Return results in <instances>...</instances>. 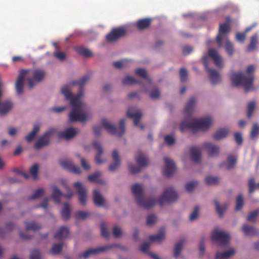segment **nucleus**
Segmentation results:
<instances>
[{
    "instance_id": "obj_53",
    "label": "nucleus",
    "mask_w": 259,
    "mask_h": 259,
    "mask_svg": "<svg viewBox=\"0 0 259 259\" xmlns=\"http://www.w3.org/2000/svg\"><path fill=\"white\" fill-rule=\"evenodd\" d=\"M128 117L132 119L135 125H138L142 117V114H127Z\"/></svg>"
},
{
    "instance_id": "obj_49",
    "label": "nucleus",
    "mask_w": 259,
    "mask_h": 259,
    "mask_svg": "<svg viewBox=\"0 0 259 259\" xmlns=\"http://www.w3.org/2000/svg\"><path fill=\"white\" fill-rule=\"evenodd\" d=\"M205 182L208 185H217L219 183V179L216 177L207 176L205 178Z\"/></svg>"
},
{
    "instance_id": "obj_13",
    "label": "nucleus",
    "mask_w": 259,
    "mask_h": 259,
    "mask_svg": "<svg viewBox=\"0 0 259 259\" xmlns=\"http://www.w3.org/2000/svg\"><path fill=\"white\" fill-rule=\"evenodd\" d=\"M114 246H115V245H106V246L98 247L96 248L90 249L85 251V252H84L83 253L80 254L79 255V257H83L85 259H87L92 255H95V254H97L100 252H104L107 250H108V249L111 248Z\"/></svg>"
},
{
    "instance_id": "obj_1",
    "label": "nucleus",
    "mask_w": 259,
    "mask_h": 259,
    "mask_svg": "<svg viewBox=\"0 0 259 259\" xmlns=\"http://www.w3.org/2000/svg\"><path fill=\"white\" fill-rule=\"evenodd\" d=\"M89 75L83 76L79 81H74L72 85L78 84L80 90L76 96H73L69 90L68 85H64L61 89V93L65 98L70 101L72 110L69 113H86V105L80 101V99L83 96V87L86 82L89 80Z\"/></svg>"
},
{
    "instance_id": "obj_62",
    "label": "nucleus",
    "mask_w": 259,
    "mask_h": 259,
    "mask_svg": "<svg viewBox=\"0 0 259 259\" xmlns=\"http://www.w3.org/2000/svg\"><path fill=\"white\" fill-rule=\"evenodd\" d=\"M199 214V209L198 207L194 208L193 211L190 213L189 215V220L191 221L196 220Z\"/></svg>"
},
{
    "instance_id": "obj_8",
    "label": "nucleus",
    "mask_w": 259,
    "mask_h": 259,
    "mask_svg": "<svg viewBox=\"0 0 259 259\" xmlns=\"http://www.w3.org/2000/svg\"><path fill=\"white\" fill-rule=\"evenodd\" d=\"M226 23L220 25L219 34L216 38L217 43L220 48L223 46V35L228 33L230 31V23L231 22V19L229 16L226 17Z\"/></svg>"
},
{
    "instance_id": "obj_14",
    "label": "nucleus",
    "mask_w": 259,
    "mask_h": 259,
    "mask_svg": "<svg viewBox=\"0 0 259 259\" xmlns=\"http://www.w3.org/2000/svg\"><path fill=\"white\" fill-rule=\"evenodd\" d=\"M79 132V130L77 128L68 127L60 132L59 136L60 138L68 141L74 138Z\"/></svg>"
},
{
    "instance_id": "obj_37",
    "label": "nucleus",
    "mask_w": 259,
    "mask_h": 259,
    "mask_svg": "<svg viewBox=\"0 0 259 259\" xmlns=\"http://www.w3.org/2000/svg\"><path fill=\"white\" fill-rule=\"evenodd\" d=\"M165 239V233L163 231H160L155 235H152L149 237V240L157 243H161Z\"/></svg>"
},
{
    "instance_id": "obj_18",
    "label": "nucleus",
    "mask_w": 259,
    "mask_h": 259,
    "mask_svg": "<svg viewBox=\"0 0 259 259\" xmlns=\"http://www.w3.org/2000/svg\"><path fill=\"white\" fill-rule=\"evenodd\" d=\"M164 161L165 162V167L163 169V172L164 175L170 177L173 175L175 170V164L172 160L167 157H165Z\"/></svg>"
},
{
    "instance_id": "obj_27",
    "label": "nucleus",
    "mask_w": 259,
    "mask_h": 259,
    "mask_svg": "<svg viewBox=\"0 0 259 259\" xmlns=\"http://www.w3.org/2000/svg\"><path fill=\"white\" fill-rule=\"evenodd\" d=\"M236 252V250L234 248H230L227 251L223 252H218L215 254V259H229L234 256Z\"/></svg>"
},
{
    "instance_id": "obj_63",
    "label": "nucleus",
    "mask_w": 259,
    "mask_h": 259,
    "mask_svg": "<svg viewBox=\"0 0 259 259\" xmlns=\"http://www.w3.org/2000/svg\"><path fill=\"white\" fill-rule=\"evenodd\" d=\"M180 79L182 82H184L187 80L188 77V72L186 69L181 68L180 71Z\"/></svg>"
},
{
    "instance_id": "obj_6",
    "label": "nucleus",
    "mask_w": 259,
    "mask_h": 259,
    "mask_svg": "<svg viewBox=\"0 0 259 259\" xmlns=\"http://www.w3.org/2000/svg\"><path fill=\"white\" fill-rule=\"evenodd\" d=\"M211 239L213 242H216L223 247L229 243L230 237L227 232L217 229L212 232Z\"/></svg>"
},
{
    "instance_id": "obj_16",
    "label": "nucleus",
    "mask_w": 259,
    "mask_h": 259,
    "mask_svg": "<svg viewBox=\"0 0 259 259\" xmlns=\"http://www.w3.org/2000/svg\"><path fill=\"white\" fill-rule=\"evenodd\" d=\"M61 165L65 169L75 174H81L82 171L80 168L75 166L74 163L69 160H62L60 162Z\"/></svg>"
},
{
    "instance_id": "obj_58",
    "label": "nucleus",
    "mask_w": 259,
    "mask_h": 259,
    "mask_svg": "<svg viewBox=\"0 0 259 259\" xmlns=\"http://www.w3.org/2000/svg\"><path fill=\"white\" fill-rule=\"evenodd\" d=\"M122 82L124 84H133L140 83L137 80L130 76H126L124 79H123Z\"/></svg>"
},
{
    "instance_id": "obj_42",
    "label": "nucleus",
    "mask_w": 259,
    "mask_h": 259,
    "mask_svg": "<svg viewBox=\"0 0 259 259\" xmlns=\"http://www.w3.org/2000/svg\"><path fill=\"white\" fill-rule=\"evenodd\" d=\"M74 50L77 53L85 57H90L92 56V53L90 50L82 47H76L74 48Z\"/></svg>"
},
{
    "instance_id": "obj_4",
    "label": "nucleus",
    "mask_w": 259,
    "mask_h": 259,
    "mask_svg": "<svg viewBox=\"0 0 259 259\" xmlns=\"http://www.w3.org/2000/svg\"><path fill=\"white\" fill-rule=\"evenodd\" d=\"M125 119H122L116 126L110 120L104 118L102 120V126L109 134L121 137L125 132Z\"/></svg>"
},
{
    "instance_id": "obj_11",
    "label": "nucleus",
    "mask_w": 259,
    "mask_h": 259,
    "mask_svg": "<svg viewBox=\"0 0 259 259\" xmlns=\"http://www.w3.org/2000/svg\"><path fill=\"white\" fill-rule=\"evenodd\" d=\"M53 130H50L46 132L40 137L35 143L34 147L36 149H40L44 147L47 146L50 142V137L53 134Z\"/></svg>"
},
{
    "instance_id": "obj_26",
    "label": "nucleus",
    "mask_w": 259,
    "mask_h": 259,
    "mask_svg": "<svg viewBox=\"0 0 259 259\" xmlns=\"http://www.w3.org/2000/svg\"><path fill=\"white\" fill-rule=\"evenodd\" d=\"M93 200L95 204L98 206H103L105 204V198L97 189H95L93 191Z\"/></svg>"
},
{
    "instance_id": "obj_24",
    "label": "nucleus",
    "mask_w": 259,
    "mask_h": 259,
    "mask_svg": "<svg viewBox=\"0 0 259 259\" xmlns=\"http://www.w3.org/2000/svg\"><path fill=\"white\" fill-rule=\"evenodd\" d=\"M93 146L97 151L98 153L95 157V161L98 164H102L105 162L104 159L101 158V156L103 153V149L100 143L95 141L93 142Z\"/></svg>"
},
{
    "instance_id": "obj_34",
    "label": "nucleus",
    "mask_w": 259,
    "mask_h": 259,
    "mask_svg": "<svg viewBox=\"0 0 259 259\" xmlns=\"http://www.w3.org/2000/svg\"><path fill=\"white\" fill-rule=\"evenodd\" d=\"M69 233V229L66 227H61L54 235V238L60 240L66 238Z\"/></svg>"
},
{
    "instance_id": "obj_2",
    "label": "nucleus",
    "mask_w": 259,
    "mask_h": 259,
    "mask_svg": "<svg viewBox=\"0 0 259 259\" xmlns=\"http://www.w3.org/2000/svg\"><path fill=\"white\" fill-rule=\"evenodd\" d=\"M255 70V67L253 65H249L246 69L247 73L241 72H232L231 74L230 79L232 84L235 87L242 86L246 92L253 90L254 76L251 74Z\"/></svg>"
},
{
    "instance_id": "obj_30",
    "label": "nucleus",
    "mask_w": 259,
    "mask_h": 259,
    "mask_svg": "<svg viewBox=\"0 0 259 259\" xmlns=\"http://www.w3.org/2000/svg\"><path fill=\"white\" fill-rule=\"evenodd\" d=\"M13 103L10 100L0 101V113H7L11 111Z\"/></svg>"
},
{
    "instance_id": "obj_56",
    "label": "nucleus",
    "mask_w": 259,
    "mask_h": 259,
    "mask_svg": "<svg viewBox=\"0 0 259 259\" xmlns=\"http://www.w3.org/2000/svg\"><path fill=\"white\" fill-rule=\"evenodd\" d=\"M157 221V218L155 214L148 215L146 219V225L149 226L153 225Z\"/></svg>"
},
{
    "instance_id": "obj_64",
    "label": "nucleus",
    "mask_w": 259,
    "mask_h": 259,
    "mask_svg": "<svg viewBox=\"0 0 259 259\" xmlns=\"http://www.w3.org/2000/svg\"><path fill=\"white\" fill-rule=\"evenodd\" d=\"M30 259H41V254L37 249L33 250L30 254Z\"/></svg>"
},
{
    "instance_id": "obj_60",
    "label": "nucleus",
    "mask_w": 259,
    "mask_h": 259,
    "mask_svg": "<svg viewBox=\"0 0 259 259\" xmlns=\"http://www.w3.org/2000/svg\"><path fill=\"white\" fill-rule=\"evenodd\" d=\"M38 170V165L35 164L32 166L30 169V174L32 175L34 180H36L37 178V173Z\"/></svg>"
},
{
    "instance_id": "obj_41",
    "label": "nucleus",
    "mask_w": 259,
    "mask_h": 259,
    "mask_svg": "<svg viewBox=\"0 0 259 259\" xmlns=\"http://www.w3.org/2000/svg\"><path fill=\"white\" fill-rule=\"evenodd\" d=\"M196 102L195 97H192L190 99L185 107V113H191L193 112Z\"/></svg>"
},
{
    "instance_id": "obj_54",
    "label": "nucleus",
    "mask_w": 259,
    "mask_h": 259,
    "mask_svg": "<svg viewBox=\"0 0 259 259\" xmlns=\"http://www.w3.org/2000/svg\"><path fill=\"white\" fill-rule=\"evenodd\" d=\"M128 168L129 171L133 174L139 172L141 170L140 165L136 166L132 163H128Z\"/></svg>"
},
{
    "instance_id": "obj_33",
    "label": "nucleus",
    "mask_w": 259,
    "mask_h": 259,
    "mask_svg": "<svg viewBox=\"0 0 259 259\" xmlns=\"http://www.w3.org/2000/svg\"><path fill=\"white\" fill-rule=\"evenodd\" d=\"M136 160L141 168L146 166L149 164L147 157L145 154L141 153H139L136 156Z\"/></svg>"
},
{
    "instance_id": "obj_28",
    "label": "nucleus",
    "mask_w": 259,
    "mask_h": 259,
    "mask_svg": "<svg viewBox=\"0 0 259 259\" xmlns=\"http://www.w3.org/2000/svg\"><path fill=\"white\" fill-rule=\"evenodd\" d=\"M28 70H21L17 78V94H20L23 91V79L26 75L28 73Z\"/></svg>"
},
{
    "instance_id": "obj_57",
    "label": "nucleus",
    "mask_w": 259,
    "mask_h": 259,
    "mask_svg": "<svg viewBox=\"0 0 259 259\" xmlns=\"http://www.w3.org/2000/svg\"><path fill=\"white\" fill-rule=\"evenodd\" d=\"M45 193V190L42 188H38L30 196L31 199H35L40 198Z\"/></svg>"
},
{
    "instance_id": "obj_45",
    "label": "nucleus",
    "mask_w": 259,
    "mask_h": 259,
    "mask_svg": "<svg viewBox=\"0 0 259 259\" xmlns=\"http://www.w3.org/2000/svg\"><path fill=\"white\" fill-rule=\"evenodd\" d=\"M184 243L185 241L184 240H180L177 243L174 248V255L175 257H178L179 256Z\"/></svg>"
},
{
    "instance_id": "obj_46",
    "label": "nucleus",
    "mask_w": 259,
    "mask_h": 259,
    "mask_svg": "<svg viewBox=\"0 0 259 259\" xmlns=\"http://www.w3.org/2000/svg\"><path fill=\"white\" fill-rule=\"evenodd\" d=\"M242 231L246 235H253L256 234V231L254 227L246 225H244L242 227Z\"/></svg>"
},
{
    "instance_id": "obj_5",
    "label": "nucleus",
    "mask_w": 259,
    "mask_h": 259,
    "mask_svg": "<svg viewBox=\"0 0 259 259\" xmlns=\"http://www.w3.org/2000/svg\"><path fill=\"white\" fill-rule=\"evenodd\" d=\"M179 197V194L175 188L172 186H167L165 188L159 198V204L162 207L164 202L168 203H173L177 201Z\"/></svg>"
},
{
    "instance_id": "obj_31",
    "label": "nucleus",
    "mask_w": 259,
    "mask_h": 259,
    "mask_svg": "<svg viewBox=\"0 0 259 259\" xmlns=\"http://www.w3.org/2000/svg\"><path fill=\"white\" fill-rule=\"evenodd\" d=\"M191 160L194 162H198L201 158L200 150L199 148L192 147L190 149Z\"/></svg>"
},
{
    "instance_id": "obj_22",
    "label": "nucleus",
    "mask_w": 259,
    "mask_h": 259,
    "mask_svg": "<svg viewBox=\"0 0 259 259\" xmlns=\"http://www.w3.org/2000/svg\"><path fill=\"white\" fill-rule=\"evenodd\" d=\"M131 190L137 202L138 201V199H142L144 196V188L142 184L139 183L135 184L132 186Z\"/></svg>"
},
{
    "instance_id": "obj_61",
    "label": "nucleus",
    "mask_w": 259,
    "mask_h": 259,
    "mask_svg": "<svg viewBox=\"0 0 259 259\" xmlns=\"http://www.w3.org/2000/svg\"><path fill=\"white\" fill-rule=\"evenodd\" d=\"M62 183L63 184L64 187L66 188L67 191V193L64 194V195H63V197H64L65 198L68 199H71L72 197V196L74 195V193L69 189L68 187L67 186V185L65 181H62Z\"/></svg>"
},
{
    "instance_id": "obj_52",
    "label": "nucleus",
    "mask_w": 259,
    "mask_h": 259,
    "mask_svg": "<svg viewBox=\"0 0 259 259\" xmlns=\"http://www.w3.org/2000/svg\"><path fill=\"white\" fill-rule=\"evenodd\" d=\"M112 233L116 238H120L122 236L123 232L121 228L117 226H115L113 228Z\"/></svg>"
},
{
    "instance_id": "obj_7",
    "label": "nucleus",
    "mask_w": 259,
    "mask_h": 259,
    "mask_svg": "<svg viewBox=\"0 0 259 259\" xmlns=\"http://www.w3.org/2000/svg\"><path fill=\"white\" fill-rule=\"evenodd\" d=\"M73 186L76 190V193L78 195L79 204L82 206H84L87 203L88 198L86 188L82 183L79 181L75 182Z\"/></svg>"
},
{
    "instance_id": "obj_20",
    "label": "nucleus",
    "mask_w": 259,
    "mask_h": 259,
    "mask_svg": "<svg viewBox=\"0 0 259 259\" xmlns=\"http://www.w3.org/2000/svg\"><path fill=\"white\" fill-rule=\"evenodd\" d=\"M112 158L113 163L109 166V169L112 172L115 171L120 166L121 160L119 157V152L117 150H114L112 153Z\"/></svg>"
},
{
    "instance_id": "obj_3",
    "label": "nucleus",
    "mask_w": 259,
    "mask_h": 259,
    "mask_svg": "<svg viewBox=\"0 0 259 259\" xmlns=\"http://www.w3.org/2000/svg\"><path fill=\"white\" fill-rule=\"evenodd\" d=\"M213 123V119L210 116L200 118H193L189 117L182 121L181 131L183 132L184 128L186 127L193 132H207L212 125Z\"/></svg>"
},
{
    "instance_id": "obj_48",
    "label": "nucleus",
    "mask_w": 259,
    "mask_h": 259,
    "mask_svg": "<svg viewBox=\"0 0 259 259\" xmlns=\"http://www.w3.org/2000/svg\"><path fill=\"white\" fill-rule=\"evenodd\" d=\"M225 50L227 53L230 56H232L234 53V46L229 40L227 39L225 45Z\"/></svg>"
},
{
    "instance_id": "obj_55",
    "label": "nucleus",
    "mask_w": 259,
    "mask_h": 259,
    "mask_svg": "<svg viewBox=\"0 0 259 259\" xmlns=\"http://www.w3.org/2000/svg\"><path fill=\"white\" fill-rule=\"evenodd\" d=\"M243 204L244 201L243 195L242 194H239L236 198V210H240L243 207Z\"/></svg>"
},
{
    "instance_id": "obj_32",
    "label": "nucleus",
    "mask_w": 259,
    "mask_h": 259,
    "mask_svg": "<svg viewBox=\"0 0 259 259\" xmlns=\"http://www.w3.org/2000/svg\"><path fill=\"white\" fill-rule=\"evenodd\" d=\"M237 161V157L232 155H229L228 157L226 162L221 164V166H225L229 170L234 167Z\"/></svg>"
},
{
    "instance_id": "obj_59",
    "label": "nucleus",
    "mask_w": 259,
    "mask_h": 259,
    "mask_svg": "<svg viewBox=\"0 0 259 259\" xmlns=\"http://www.w3.org/2000/svg\"><path fill=\"white\" fill-rule=\"evenodd\" d=\"M89 215L87 211H79L75 213V217L76 220H84L86 219Z\"/></svg>"
},
{
    "instance_id": "obj_19",
    "label": "nucleus",
    "mask_w": 259,
    "mask_h": 259,
    "mask_svg": "<svg viewBox=\"0 0 259 259\" xmlns=\"http://www.w3.org/2000/svg\"><path fill=\"white\" fill-rule=\"evenodd\" d=\"M208 57L211 58L218 68H222L223 66V61L221 57L218 54L215 50L210 49L208 51Z\"/></svg>"
},
{
    "instance_id": "obj_17",
    "label": "nucleus",
    "mask_w": 259,
    "mask_h": 259,
    "mask_svg": "<svg viewBox=\"0 0 259 259\" xmlns=\"http://www.w3.org/2000/svg\"><path fill=\"white\" fill-rule=\"evenodd\" d=\"M92 118L91 114H69V121L70 122L84 123Z\"/></svg>"
},
{
    "instance_id": "obj_51",
    "label": "nucleus",
    "mask_w": 259,
    "mask_h": 259,
    "mask_svg": "<svg viewBox=\"0 0 259 259\" xmlns=\"http://www.w3.org/2000/svg\"><path fill=\"white\" fill-rule=\"evenodd\" d=\"M127 59H123L120 61L115 62L113 63V66L117 69L125 67L127 66V63L128 62Z\"/></svg>"
},
{
    "instance_id": "obj_12",
    "label": "nucleus",
    "mask_w": 259,
    "mask_h": 259,
    "mask_svg": "<svg viewBox=\"0 0 259 259\" xmlns=\"http://www.w3.org/2000/svg\"><path fill=\"white\" fill-rule=\"evenodd\" d=\"M31 74L33 76V78L28 79L29 88L30 90L36 85V83L40 82L45 75L44 71L39 70H34Z\"/></svg>"
},
{
    "instance_id": "obj_43",
    "label": "nucleus",
    "mask_w": 259,
    "mask_h": 259,
    "mask_svg": "<svg viewBox=\"0 0 259 259\" xmlns=\"http://www.w3.org/2000/svg\"><path fill=\"white\" fill-rule=\"evenodd\" d=\"M257 35L256 34H254L252 35L250 38V42L249 44L246 51L247 52H251L254 51L256 48V46L257 44Z\"/></svg>"
},
{
    "instance_id": "obj_44",
    "label": "nucleus",
    "mask_w": 259,
    "mask_h": 259,
    "mask_svg": "<svg viewBox=\"0 0 259 259\" xmlns=\"http://www.w3.org/2000/svg\"><path fill=\"white\" fill-rule=\"evenodd\" d=\"M39 128L40 127L38 124L34 125L32 131L26 137L28 142H31L34 139L36 134L39 132Z\"/></svg>"
},
{
    "instance_id": "obj_50",
    "label": "nucleus",
    "mask_w": 259,
    "mask_h": 259,
    "mask_svg": "<svg viewBox=\"0 0 259 259\" xmlns=\"http://www.w3.org/2000/svg\"><path fill=\"white\" fill-rule=\"evenodd\" d=\"M100 229L102 236L106 238H108L110 233L107 230V225L105 223H102L100 225Z\"/></svg>"
},
{
    "instance_id": "obj_15",
    "label": "nucleus",
    "mask_w": 259,
    "mask_h": 259,
    "mask_svg": "<svg viewBox=\"0 0 259 259\" xmlns=\"http://www.w3.org/2000/svg\"><path fill=\"white\" fill-rule=\"evenodd\" d=\"M157 202V199L153 197H143L142 199H138L137 204L141 207L149 209L154 206Z\"/></svg>"
},
{
    "instance_id": "obj_10",
    "label": "nucleus",
    "mask_w": 259,
    "mask_h": 259,
    "mask_svg": "<svg viewBox=\"0 0 259 259\" xmlns=\"http://www.w3.org/2000/svg\"><path fill=\"white\" fill-rule=\"evenodd\" d=\"M205 70L208 72L210 80L213 84L219 83L221 80L220 74L214 70L209 68L208 66V58L207 56H204L202 58Z\"/></svg>"
},
{
    "instance_id": "obj_40",
    "label": "nucleus",
    "mask_w": 259,
    "mask_h": 259,
    "mask_svg": "<svg viewBox=\"0 0 259 259\" xmlns=\"http://www.w3.org/2000/svg\"><path fill=\"white\" fill-rule=\"evenodd\" d=\"M25 225L27 230H32L35 231L42 228L41 225L34 221L26 222L25 223Z\"/></svg>"
},
{
    "instance_id": "obj_25",
    "label": "nucleus",
    "mask_w": 259,
    "mask_h": 259,
    "mask_svg": "<svg viewBox=\"0 0 259 259\" xmlns=\"http://www.w3.org/2000/svg\"><path fill=\"white\" fill-rule=\"evenodd\" d=\"M230 131L227 128H220L217 129L212 134V138L215 141H221L226 138Z\"/></svg>"
},
{
    "instance_id": "obj_29",
    "label": "nucleus",
    "mask_w": 259,
    "mask_h": 259,
    "mask_svg": "<svg viewBox=\"0 0 259 259\" xmlns=\"http://www.w3.org/2000/svg\"><path fill=\"white\" fill-rule=\"evenodd\" d=\"M101 172L100 171H96L94 174L89 175L88 179L91 182L105 185L106 182L105 180L101 178Z\"/></svg>"
},
{
    "instance_id": "obj_9",
    "label": "nucleus",
    "mask_w": 259,
    "mask_h": 259,
    "mask_svg": "<svg viewBox=\"0 0 259 259\" xmlns=\"http://www.w3.org/2000/svg\"><path fill=\"white\" fill-rule=\"evenodd\" d=\"M126 34V29L123 27L113 28L111 32L106 35L107 41L112 42L116 41Z\"/></svg>"
},
{
    "instance_id": "obj_21",
    "label": "nucleus",
    "mask_w": 259,
    "mask_h": 259,
    "mask_svg": "<svg viewBox=\"0 0 259 259\" xmlns=\"http://www.w3.org/2000/svg\"><path fill=\"white\" fill-rule=\"evenodd\" d=\"M203 147L207 150L210 156H217L220 153V147L213 143H205L203 144Z\"/></svg>"
},
{
    "instance_id": "obj_35",
    "label": "nucleus",
    "mask_w": 259,
    "mask_h": 259,
    "mask_svg": "<svg viewBox=\"0 0 259 259\" xmlns=\"http://www.w3.org/2000/svg\"><path fill=\"white\" fill-rule=\"evenodd\" d=\"M213 202L215 205L217 212L218 213L220 217H223L226 210L228 205L225 203L221 204L217 199H214Z\"/></svg>"
},
{
    "instance_id": "obj_47",
    "label": "nucleus",
    "mask_w": 259,
    "mask_h": 259,
    "mask_svg": "<svg viewBox=\"0 0 259 259\" xmlns=\"http://www.w3.org/2000/svg\"><path fill=\"white\" fill-rule=\"evenodd\" d=\"M63 245L62 243L54 244L51 249V253L53 254L60 253L62 249Z\"/></svg>"
},
{
    "instance_id": "obj_38",
    "label": "nucleus",
    "mask_w": 259,
    "mask_h": 259,
    "mask_svg": "<svg viewBox=\"0 0 259 259\" xmlns=\"http://www.w3.org/2000/svg\"><path fill=\"white\" fill-rule=\"evenodd\" d=\"M71 206L68 203H64V207L61 210V217L64 220H68L70 217Z\"/></svg>"
},
{
    "instance_id": "obj_23",
    "label": "nucleus",
    "mask_w": 259,
    "mask_h": 259,
    "mask_svg": "<svg viewBox=\"0 0 259 259\" xmlns=\"http://www.w3.org/2000/svg\"><path fill=\"white\" fill-rule=\"evenodd\" d=\"M51 188L52 189L51 198L52 200L56 204H61V198L64 195V193L55 185H52Z\"/></svg>"
},
{
    "instance_id": "obj_39",
    "label": "nucleus",
    "mask_w": 259,
    "mask_h": 259,
    "mask_svg": "<svg viewBox=\"0 0 259 259\" xmlns=\"http://www.w3.org/2000/svg\"><path fill=\"white\" fill-rule=\"evenodd\" d=\"M259 136V124L254 123L252 124L250 133V139L252 140H255Z\"/></svg>"
},
{
    "instance_id": "obj_36",
    "label": "nucleus",
    "mask_w": 259,
    "mask_h": 259,
    "mask_svg": "<svg viewBox=\"0 0 259 259\" xmlns=\"http://www.w3.org/2000/svg\"><path fill=\"white\" fill-rule=\"evenodd\" d=\"M151 23V20L144 18L139 20L136 23V26L139 30H143L148 28Z\"/></svg>"
}]
</instances>
